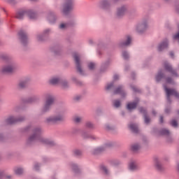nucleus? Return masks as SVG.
<instances>
[{"mask_svg":"<svg viewBox=\"0 0 179 179\" xmlns=\"http://www.w3.org/2000/svg\"><path fill=\"white\" fill-rule=\"evenodd\" d=\"M141 149V145L139 144H134L131 146V150L134 152H136L137 150H139Z\"/></svg>","mask_w":179,"mask_h":179,"instance_id":"nucleus-22","label":"nucleus"},{"mask_svg":"<svg viewBox=\"0 0 179 179\" xmlns=\"http://www.w3.org/2000/svg\"><path fill=\"white\" fill-rule=\"evenodd\" d=\"M113 104L116 107V108H118V107H120V106H121V102H120V101H118V100H116L114 101Z\"/></svg>","mask_w":179,"mask_h":179,"instance_id":"nucleus-31","label":"nucleus"},{"mask_svg":"<svg viewBox=\"0 0 179 179\" xmlns=\"http://www.w3.org/2000/svg\"><path fill=\"white\" fill-rule=\"evenodd\" d=\"M73 1L72 0H66V3L64 6L63 8V13L66 15L68 12H70V10H72V8H73Z\"/></svg>","mask_w":179,"mask_h":179,"instance_id":"nucleus-7","label":"nucleus"},{"mask_svg":"<svg viewBox=\"0 0 179 179\" xmlns=\"http://www.w3.org/2000/svg\"><path fill=\"white\" fill-rule=\"evenodd\" d=\"M8 2H12V0H8Z\"/></svg>","mask_w":179,"mask_h":179,"instance_id":"nucleus-53","label":"nucleus"},{"mask_svg":"<svg viewBox=\"0 0 179 179\" xmlns=\"http://www.w3.org/2000/svg\"><path fill=\"white\" fill-rule=\"evenodd\" d=\"M164 68L169 72H171L172 75H176V71L173 70V68H171V66H170V64H169L168 63L164 64Z\"/></svg>","mask_w":179,"mask_h":179,"instance_id":"nucleus-15","label":"nucleus"},{"mask_svg":"<svg viewBox=\"0 0 179 179\" xmlns=\"http://www.w3.org/2000/svg\"><path fill=\"white\" fill-rule=\"evenodd\" d=\"M95 67H96V64H94V63L93 62L89 63L88 64L89 69H94Z\"/></svg>","mask_w":179,"mask_h":179,"instance_id":"nucleus-28","label":"nucleus"},{"mask_svg":"<svg viewBox=\"0 0 179 179\" xmlns=\"http://www.w3.org/2000/svg\"><path fill=\"white\" fill-rule=\"evenodd\" d=\"M170 56L173 58V57H174V53H173V52H170Z\"/></svg>","mask_w":179,"mask_h":179,"instance_id":"nucleus-46","label":"nucleus"},{"mask_svg":"<svg viewBox=\"0 0 179 179\" xmlns=\"http://www.w3.org/2000/svg\"><path fill=\"white\" fill-rule=\"evenodd\" d=\"M161 135H170V131L166 129H163L160 131Z\"/></svg>","mask_w":179,"mask_h":179,"instance_id":"nucleus-24","label":"nucleus"},{"mask_svg":"<svg viewBox=\"0 0 179 179\" xmlns=\"http://www.w3.org/2000/svg\"><path fill=\"white\" fill-rule=\"evenodd\" d=\"M27 83L26 81H20L18 84V87L20 89H23V87H26Z\"/></svg>","mask_w":179,"mask_h":179,"instance_id":"nucleus-23","label":"nucleus"},{"mask_svg":"<svg viewBox=\"0 0 179 179\" xmlns=\"http://www.w3.org/2000/svg\"><path fill=\"white\" fill-rule=\"evenodd\" d=\"M101 169L103 171H104L106 174H108V170H107V168L106 166H102Z\"/></svg>","mask_w":179,"mask_h":179,"instance_id":"nucleus-34","label":"nucleus"},{"mask_svg":"<svg viewBox=\"0 0 179 179\" xmlns=\"http://www.w3.org/2000/svg\"><path fill=\"white\" fill-rule=\"evenodd\" d=\"M0 140H1V136H0Z\"/></svg>","mask_w":179,"mask_h":179,"instance_id":"nucleus-58","label":"nucleus"},{"mask_svg":"<svg viewBox=\"0 0 179 179\" xmlns=\"http://www.w3.org/2000/svg\"><path fill=\"white\" fill-rule=\"evenodd\" d=\"M50 83L51 85H58V83H61V80L58 78H53L50 79Z\"/></svg>","mask_w":179,"mask_h":179,"instance_id":"nucleus-17","label":"nucleus"},{"mask_svg":"<svg viewBox=\"0 0 179 179\" xmlns=\"http://www.w3.org/2000/svg\"><path fill=\"white\" fill-rule=\"evenodd\" d=\"M74 61L76 62L77 71L80 73V75H83V70H82V67L80 66V59H79V55L76 53L73 55Z\"/></svg>","mask_w":179,"mask_h":179,"instance_id":"nucleus-8","label":"nucleus"},{"mask_svg":"<svg viewBox=\"0 0 179 179\" xmlns=\"http://www.w3.org/2000/svg\"><path fill=\"white\" fill-rule=\"evenodd\" d=\"M114 86V83H111L110 84H108L106 86V90H110V89H113V87Z\"/></svg>","mask_w":179,"mask_h":179,"instance_id":"nucleus-33","label":"nucleus"},{"mask_svg":"<svg viewBox=\"0 0 179 179\" xmlns=\"http://www.w3.org/2000/svg\"><path fill=\"white\" fill-rule=\"evenodd\" d=\"M164 90L166 93V99L168 101H170V96H175V97H179V94L176 91V90H171L167 88V87L164 86Z\"/></svg>","mask_w":179,"mask_h":179,"instance_id":"nucleus-5","label":"nucleus"},{"mask_svg":"<svg viewBox=\"0 0 179 179\" xmlns=\"http://www.w3.org/2000/svg\"><path fill=\"white\" fill-rule=\"evenodd\" d=\"M91 138H92L93 139H94V137H93V136H91Z\"/></svg>","mask_w":179,"mask_h":179,"instance_id":"nucleus-55","label":"nucleus"},{"mask_svg":"<svg viewBox=\"0 0 179 179\" xmlns=\"http://www.w3.org/2000/svg\"><path fill=\"white\" fill-rule=\"evenodd\" d=\"M166 82L167 83H171L172 80H171V78H167Z\"/></svg>","mask_w":179,"mask_h":179,"instance_id":"nucleus-42","label":"nucleus"},{"mask_svg":"<svg viewBox=\"0 0 179 179\" xmlns=\"http://www.w3.org/2000/svg\"><path fill=\"white\" fill-rule=\"evenodd\" d=\"M114 80H117L118 79V76L117 75H115L113 77Z\"/></svg>","mask_w":179,"mask_h":179,"instance_id":"nucleus-41","label":"nucleus"},{"mask_svg":"<svg viewBox=\"0 0 179 179\" xmlns=\"http://www.w3.org/2000/svg\"><path fill=\"white\" fill-rule=\"evenodd\" d=\"M155 166H156L157 170H159V171L163 170V166H162V164L159 162H157L155 163Z\"/></svg>","mask_w":179,"mask_h":179,"instance_id":"nucleus-26","label":"nucleus"},{"mask_svg":"<svg viewBox=\"0 0 179 179\" xmlns=\"http://www.w3.org/2000/svg\"><path fill=\"white\" fill-rule=\"evenodd\" d=\"M12 179V176L8 175L5 171H0V179Z\"/></svg>","mask_w":179,"mask_h":179,"instance_id":"nucleus-14","label":"nucleus"},{"mask_svg":"<svg viewBox=\"0 0 179 179\" xmlns=\"http://www.w3.org/2000/svg\"><path fill=\"white\" fill-rule=\"evenodd\" d=\"M31 1H36V0H31Z\"/></svg>","mask_w":179,"mask_h":179,"instance_id":"nucleus-57","label":"nucleus"},{"mask_svg":"<svg viewBox=\"0 0 179 179\" xmlns=\"http://www.w3.org/2000/svg\"><path fill=\"white\" fill-rule=\"evenodd\" d=\"M122 87H119L115 90V94H120L122 93Z\"/></svg>","mask_w":179,"mask_h":179,"instance_id":"nucleus-25","label":"nucleus"},{"mask_svg":"<svg viewBox=\"0 0 179 179\" xmlns=\"http://www.w3.org/2000/svg\"><path fill=\"white\" fill-rule=\"evenodd\" d=\"M38 40H41V38H40V37H38Z\"/></svg>","mask_w":179,"mask_h":179,"instance_id":"nucleus-52","label":"nucleus"},{"mask_svg":"<svg viewBox=\"0 0 179 179\" xmlns=\"http://www.w3.org/2000/svg\"><path fill=\"white\" fill-rule=\"evenodd\" d=\"M23 120L22 119H16L13 116H9L8 118L6 119L5 123L6 125H12V124H16V122H20Z\"/></svg>","mask_w":179,"mask_h":179,"instance_id":"nucleus-9","label":"nucleus"},{"mask_svg":"<svg viewBox=\"0 0 179 179\" xmlns=\"http://www.w3.org/2000/svg\"><path fill=\"white\" fill-rule=\"evenodd\" d=\"M122 57H123L124 59H128V58H129V55H128V52H123Z\"/></svg>","mask_w":179,"mask_h":179,"instance_id":"nucleus-29","label":"nucleus"},{"mask_svg":"<svg viewBox=\"0 0 179 179\" xmlns=\"http://www.w3.org/2000/svg\"><path fill=\"white\" fill-rule=\"evenodd\" d=\"M132 89L134 92H136V88L135 87H133Z\"/></svg>","mask_w":179,"mask_h":179,"instance_id":"nucleus-48","label":"nucleus"},{"mask_svg":"<svg viewBox=\"0 0 179 179\" xmlns=\"http://www.w3.org/2000/svg\"><path fill=\"white\" fill-rule=\"evenodd\" d=\"M38 165H35V166H34V169H35V170H38Z\"/></svg>","mask_w":179,"mask_h":179,"instance_id":"nucleus-47","label":"nucleus"},{"mask_svg":"<svg viewBox=\"0 0 179 179\" xmlns=\"http://www.w3.org/2000/svg\"><path fill=\"white\" fill-rule=\"evenodd\" d=\"M168 45H169V43L167 40H165L158 46V51H163L164 48H167Z\"/></svg>","mask_w":179,"mask_h":179,"instance_id":"nucleus-13","label":"nucleus"},{"mask_svg":"<svg viewBox=\"0 0 179 179\" xmlns=\"http://www.w3.org/2000/svg\"><path fill=\"white\" fill-rule=\"evenodd\" d=\"M62 120H64V116L61 115H57L55 116L48 117L46 119V122L48 124H55V122H58V121H62Z\"/></svg>","mask_w":179,"mask_h":179,"instance_id":"nucleus-6","label":"nucleus"},{"mask_svg":"<svg viewBox=\"0 0 179 179\" xmlns=\"http://www.w3.org/2000/svg\"><path fill=\"white\" fill-rule=\"evenodd\" d=\"M127 12H128V8H127V6H123L117 9V16L121 17V16H124Z\"/></svg>","mask_w":179,"mask_h":179,"instance_id":"nucleus-11","label":"nucleus"},{"mask_svg":"<svg viewBox=\"0 0 179 179\" xmlns=\"http://www.w3.org/2000/svg\"><path fill=\"white\" fill-rule=\"evenodd\" d=\"M84 138H86V136H84Z\"/></svg>","mask_w":179,"mask_h":179,"instance_id":"nucleus-56","label":"nucleus"},{"mask_svg":"<svg viewBox=\"0 0 179 179\" xmlns=\"http://www.w3.org/2000/svg\"><path fill=\"white\" fill-rule=\"evenodd\" d=\"M75 155H76L77 156H80V155H82V152H80V150H77L74 152Z\"/></svg>","mask_w":179,"mask_h":179,"instance_id":"nucleus-38","label":"nucleus"},{"mask_svg":"<svg viewBox=\"0 0 179 179\" xmlns=\"http://www.w3.org/2000/svg\"><path fill=\"white\" fill-rule=\"evenodd\" d=\"M165 111H166V113H169V111H167V110H166Z\"/></svg>","mask_w":179,"mask_h":179,"instance_id":"nucleus-54","label":"nucleus"},{"mask_svg":"<svg viewBox=\"0 0 179 179\" xmlns=\"http://www.w3.org/2000/svg\"><path fill=\"white\" fill-rule=\"evenodd\" d=\"M131 41H132V38H131V36H128L127 37V41L126 42L123 43L121 44L122 47L127 46V45H129L131 44Z\"/></svg>","mask_w":179,"mask_h":179,"instance_id":"nucleus-18","label":"nucleus"},{"mask_svg":"<svg viewBox=\"0 0 179 179\" xmlns=\"http://www.w3.org/2000/svg\"><path fill=\"white\" fill-rule=\"evenodd\" d=\"M50 19H54V16H51V17H50Z\"/></svg>","mask_w":179,"mask_h":179,"instance_id":"nucleus-51","label":"nucleus"},{"mask_svg":"<svg viewBox=\"0 0 179 179\" xmlns=\"http://www.w3.org/2000/svg\"><path fill=\"white\" fill-rule=\"evenodd\" d=\"M101 150H103V149H101V148H99L96 150V152H101Z\"/></svg>","mask_w":179,"mask_h":179,"instance_id":"nucleus-43","label":"nucleus"},{"mask_svg":"<svg viewBox=\"0 0 179 179\" xmlns=\"http://www.w3.org/2000/svg\"><path fill=\"white\" fill-rule=\"evenodd\" d=\"M161 124H163V116L160 117V120H159Z\"/></svg>","mask_w":179,"mask_h":179,"instance_id":"nucleus-44","label":"nucleus"},{"mask_svg":"<svg viewBox=\"0 0 179 179\" xmlns=\"http://www.w3.org/2000/svg\"><path fill=\"white\" fill-rule=\"evenodd\" d=\"M48 31H50V30L47 29V30L45 31V33H48Z\"/></svg>","mask_w":179,"mask_h":179,"instance_id":"nucleus-49","label":"nucleus"},{"mask_svg":"<svg viewBox=\"0 0 179 179\" xmlns=\"http://www.w3.org/2000/svg\"><path fill=\"white\" fill-rule=\"evenodd\" d=\"M14 173L17 176H20V174H23V169L22 168H15L14 169Z\"/></svg>","mask_w":179,"mask_h":179,"instance_id":"nucleus-21","label":"nucleus"},{"mask_svg":"<svg viewBox=\"0 0 179 179\" xmlns=\"http://www.w3.org/2000/svg\"><path fill=\"white\" fill-rule=\"evenodd\" d=\"M107 4H108L107 1H103L101 3L102 8H106V6H107Z\"/></svg>","mask_w":179,"mask_h":179,"instance_id":"nucleus-39","label":"nucleus"},{"mask_svg":"<svg viewBox=\"0 0 179 179\" xmlns=\"http://www.w3.org/2000/svg\"><path fill=\"white\" fill-rule=\"evenodd\" d=\"M163 78V73H159L157 76H156L157 81L159 82Z\"/></svg>","mask_w":179,"mask_h":179,"instance_id":"nucleus-32","label":"nucleus"},{"mask_svg":"<svg viewBox=\"0 0 179 179\" xmlns=\"http://www.w3.org/2000/svg\"><path fill=\"white\" fill-rule=\"evenodd\" d=\"M36 100V97L31 98V99L29 101V103H32V101H34Z\"/></svg>","mask_w":179,"mask_h":179,"instance_id":"nucleus-40","label":"nucleus"},{"mask_svg":"<svg viewBox=\"0 0 179 179\" xmlns=\"http://www.w3.org/2000/svg\"><path fill=\"white\" fill-rule=\"evenodd\" d=\"M86 127L87 128H93V124H92V122H87L86 123Z\"/></svg>","mask_w":179,"mask_h":179,"instance_id":"nucleus-37","label":"nucleus"},{"mask_svg":"<svg viewBox=\"0 0 179 179\" xmlns=\"http://www.w3.org/2000/svg\"><path fill=\"white\" fill-rule=\"evenodd\" d=\"M15 69H16V64L13 62H9L1 69V72L2 73H10L13 72Z\"/></svg>","mask_w":179,"mask_h":179,"instance_id":"nucleus-3","label":"nucleus"},{"mask_svg":"<svg viewBox=\"0 0 179 179\" xmlns=\"http://www.w3.org/2000/svg\"><path fill=\"white\" fill-rule=\"evenodd\" d=\"M61 85H62V87H63V89H66V87L68 86V82L62 81Z\"/></svg>","mask_w":179,"mask_h":179,"instance_id":"nucleus-30","label":"nucleus"},{"mask_svg":"<svg viewBox=\"0 0 179 179\" xmlns=\"http://www.w3.org/2000/svg\"><path fill=\"white\" fill-rule=\"evenodd\" d=\"M67 26H68V24L62 23V24H60L59 29H66Z\"/></svg>","mask_w":179,"mask_h":179,"instance_id":"nucleus-36","label":"nucleus"},{"mask_svg":"<svg viewBox=\"0 0 179 179\" xmlns=\"http://www.w3.org/2000/svg\"><path fill=\"white\" fill-rule=\"evenodd\" d=\"M140 113H142V114H144V121L145 124H149L150 122V119L146 115V110L143 108H139Z\"/></svg>","mask_w":179,"mask_h":179,"instance_id":"nucleus-12","label":"nucleus"},{"mask_svg":"<svg viewBox=\"0 0 179 179\" xmlns=\"http://www.w3.org/2000/svg\"><path fill=\"white\" fill-rule=\"evenodd\" d=\"M129 128L132 132H134L135 134L138 132V125L136 124H130Z\"/></svg>","mask_w":179,"mask_h":179,"instance_id":"nucleus-16","label":"nucleus"},{"mask_svg":"<svg viewBox=\"0 0 179 179\" xmlns=\"http://www.w3.org/2000/svg\"><path fill=\"white\" fill-rule=\"evenodd\" d=\"M25 15H27V16H28L29 17V19H36V13H33V11H31V10L19 11L18 13H17L15 17H17V19H22L23 17H24Z\"/></svg>","mask_w":179,"mask_h":179,"instance_id":"nucleus-2","label":"nucleus"},{"mask_svg":"<svg viewBox=\"0 0 179 179\" xmlns=\"http://www.w3.org/2000/svg\"><path fill=\"white\" fill-rule=\"evenodd\" d=\"M137 103L136 102L129 103L127 104V109L128 110H134L136 108Z\"/></svg>","mask_w":179,"mask_h":179,"instance_id":"nucleus-20","label":"nucleus"},{"mask_svg":"<svg viewBox=\"0 0 179 179\" xmlns=\"http://www.w3.org/2000/svg\"><path fill=\"white\" fill-rule=\"evenodd\" d=\"M152 114H154V115L156 114V113L155 111H152Z\"/></svg>","mask_w":179,"mask_h":179,"instance_id":"nucleus-50","label":"nucleus"},{"mask_svg":"<svg viewBox=\"0 0 179 179\" xmlns=\"http://www.w3.org/2000/svg\"><path fill=\"white\" fill-rule=\"evenodd\" d=\"M80 121H82V117H74V122H80Z\"/></svg>","mask_w":179,"mask_h":179,"instance_id":"nucleus-35","label":"nucleus"},{"mask_svg":"<svg viewBox=\"0 0 179 179\" xmlns=\"http://www.w3.org/2000/svg\"><path fill=\"white\" fill-rule=\"evenodd\" d=\"M143 27H146V25H145V24H141V25L140 26V29H143Z\"/></svg>","mask_w":179,"mask_h":179,"instance_id":"nucleus-45","label":"nucleus"},{"mask_svg":"<svg viewBox=\"0 0 179 179\" xmlns=\"http://www.w3.org/2000/svg\"><path fill=\"white\" fill-rule=\"evenodd\" d=\"M139 167L138 166V164H136L135 162H131L129 164V169L134 171L135 170H138Z\"/></svg>","mask_w":179,"mask_h":179,"instance_id":"nucleus-19","label":"nucleus"},{"mask_svg":"<svg viewBox=\"0 0 179 179\" xmlns=\"http://www.w3.org/2000/svg\"><path fill=\"white\" fill-rule=\"evenodd\" d=\"M54 97L52 95H48L46 97V101L43 106V111H48L51 108V106L54 104Z\"/></svg>","mask_w":179,"mask_h":179,"instance_id":"nucleus-4","label":"nucleus"},{"mask_svg":"<svg viewBox=\"0 0 179 179\" xmlns=\"http://www.w3.org/2000/svg\"><path fill=\"white\" fill-rule=\"evenodd\" d=\"M171 125H172V127H174V128H177V127H178V123H177V121L176 120H173L171 122Z\"/></svg>","mask_w":179,"mask_h":179,"instance_id":"nucleus-27","label":"nucleus"},{"mask_svg":"<svg viewBox=\"0 0 179 179\" xmlns=\"http://www.w3.org/2000/svg\"><path fill=\"white\" fill-rule=\"evenodd\" d=\"M19 37L22 44H23V45H25L28 41L27 34H26V32H24V31H20L19 32Z\"/></svg>","mask_w":179,"mask_h":179,"instance_id":"nucleus-10","label":"nucleus"},{"mask_svg":"<svg viewBox=\"0 0 179 179\" xmlns=\"http://www.w3.org/2000/svg\"><path fill=\"white\" fill-rule=\"evenodd\" d=\"M40 134H41V129H36L34 131V135L31 136L28 138V143H31L32 142H34L36 139L39 141V142H41V143H43L44 145H54V143L47 138H38Z\"/></svg>","mask_w":179,"mask_h":179,"instance_id":"nucleus-1","label":"nucleus"}]
</instances>
